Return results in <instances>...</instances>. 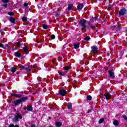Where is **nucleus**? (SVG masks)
I'll return each mask as SVG.
<instances>
[{
	"mask_svg": "<svg viewBox=\"0 0 127 127\" xmlns=\"http://www.w3.org/2000/svg\"><path fill=\"white\" fill-rule=\"evenodd\" d=\"M87 21H86L84 19H82L79 21V25L81 27V30H84L87 28V25H86V23Z\"/></svg>",
	"mask_w": 127,
	"mask_h": 127,
	"instance_id": "1",
	"label": "nucleus"
},
{
	"mask_svg": "<svg viewBox=\"0 0 127 127\" xmlns=\"http://www.w3.org/2000/svg\"><path fill=\"white\" fill-rule=\"evenodd\" d=\"M19 119L22 120V116L19 114H17V115L13 118L12 122H13V123H18V122H19Z\"/></svg>",
	"mask_w": 127,
	"mask_h": 127,
	"instance_id": "2",
	"label": "nucleus"
},
{
	"mask_svg": "<svg viewBox=\"0 0 127 127\" xmlns=\"http://www.w3.org/2000/svg\"><path fill=\"white\" fill-rule=\"evenodd\" d=\"M91 53H93L94 54H97L98 53V51L99 50V48L97 46H92L91 47Z\"/></svg>",
	"mask_w": 127,
	"mask_h": 127,
	"instance_id": "3",
	"label": "nucleus"
},
{
	"mask_svg": "<svg viewBox=\"0 0 127 127\" xmlns=\"http://www.w3.org/2000/svg\"><path fill=\"white\" fill-rule=\"evenodd\" d=\"M67 93V91L64 89H62L59 91L58 95L60 96H62V97H65L66 96V94Z\"/></svg>",
	"mask_w": 127,
	"mask_h": 127,
	"instance_id": "4",
	"label": "nucleus"
},
{
	"mask_svg": "<svg viewBox=\"0 0 127 127\" xmlns=\"http://www.w3.org/2000/svg\"><path fill=\"white\" fill-rule=\"evenodd\" d=\"M127 13V10L126 8H123L119 11V15H126Z\"/></svg>",
	"mask_w": 127,
	"mask_h": 127,
	"instance_id": "5",
	"label": "nucleus"
},
{
	"mask_svg": "<svg viewBox=\"0 0 127 127\" xmlns=\"http://www.w3.org/2000/svg\"><path fill=\"white\" fill-rule=\"evenodd\" d=\"M76 8H77V10H78V11L82 10V9H83V8H84V4H83V3H80L77 6Z\"/></svg>",
	"mask_w": 127,
	"mask_h": 127,
	"instance_id": "6",
	"label": "nucleus"
},
{
	"mask_svg": "<svg viewBox=\"0 0 127 127\" xmlns=\"http://www.w3.org/2000/svg\"><path fill=\"white\" fill-rule=\"evenodd\" d=\"M108 73L109 74L110 78H112V79H115V72H113L112 70H108Z\"/></svg>",
	"mask_w": 127,
	"mask_h": 127,
	"instance_id": "7",
	"label": "nucleus"
},
{
	"mask_svg": "<svg viewBox=\"0 0 127 127\" xmlns=\"http://www.w3.org/2000/svg\"><path fill=\"white\" fill-rule=\"evenodd\" d=\"M13 104L14 107H17V106H18V105H20L21 102H20V100H19V99H17L13 101Z\"/></svg>",
	"mask_w": 127,
	"mask_h": 127,
	"instance_id": "8",
	"label": "nucleus"
},
{
	"mask_svg": "<svg viewBox=\"0 0 127 127\" xmlns=\"http://www.w3.org/2000/svg\"><path fill=\"white\" fill-rule=\"evenodd\" d=\"M20 102L21 103H25L28 100V97L26 96L25 97H22L19 99Z\"/></svg>",
	"mask_w": 127,
	"mask_h": 127,
	"instance_id": "9",
	"label": "nucleus"
},
{
	"mask_svg": "<svg viewBox=\"0 0 127 127\" xmlns=\"http://www.w3.org/2000/svg\"><path fill=\"white\" fill-rule=\"evenodd\" d=\"M11 96L12 97H16V98H21L22 97V94H15L14 92H12L11 94Z\"/></svg>",
	"mask_w": 127,
	"mask_h": 127,
	"instance_id": "10",
	"label": "nucleus"
},
{
	"mask_svg": "<svg viewBox=\"0 0 127 127\" xmlns=\"http://www.w3.org/2000/svg\"><path fill=\"white\" fill-rule=\"evenodd\" d=\"M23 42L22 41L20 42L19 40L18 39L16 40V46L17 47H19V46H22V45H23Z\"/></svg>",
	"mask_w": 127,
	"mask_h": 127,
	"instance_id": "11",
	"label": "nucleus"
},
{
	"mask_svg": "<svg viewBox=\"0 0 127 127\" xmlns=\"http://www.w3.org/2000/svg\"><path fill=\"white\" fill-rule=\"evenodd\" d=\"M15 56L17 58H20L21 57V52L19 51L15 53Z\"/></svg>",
	"mask_w": 127,
	"mask_h": 127,
	"instance_id": "12",
	"label": "nucleus"
},
{
	"mask_svg": "<svg viewBox=\"0 0 127 127\" xmlns=\"http://www.w3.org/2000/svg\"><path fill=\"white\" fill-rule=\"evenodd\" d=\"M112 27H113L116 29V32H118V31H120V30H121V27L118 24L113 26Z\"/></svg>",
	"mask_w": 127,
	"mask_h": 127,
	"instance_id": "13",
	"label": "nucleus"
},
{
	"mask_svg": "<svg viewBox=\"0 0 127 127\" xmlns=\"http://www.w3.org/2000/svg\"><path fill=\"white\" fill-rule=\"evenodd\" d=\"M104 96L105 97L106 100H107V101L111 100V94L110 93H105Z\"/></svg>",
	"mask_w": 127,
	"mask_h": 127,
	"instance_id": "14",
	"label": "nucleus"
},
{
	"mask_svg": "<svg viewBox=\"0 0 127 127\" xmlns=\"http://www.w3.org/2000/svg\"><path fill=\"white\" fill-rule=\"evenodd\" d=\"M9 21L11 22V23H12V24H15V19L13 18V17H10V18L9 19Z\"/></svg>",
	"mask_w": 127,
	"mask_h": 127,
	"instance_id": "15",
	"label": "nucleus"
},
{
	"mask_svg": "<svg viewBox=\"0 0 127 127\" xmlns=\"http://www.w3.org/2000/svg\"><path fill=\"white\" fill-rule=\"evenodd\" d=\"M20 70L21 71H23V70H25V71L27 72V67H26L25 65H22L20 66Z\"/></svg>",
	"mask_w": 127,
	"mask_h": 127,
	"instance_id": "16",
	"label": "nucleus"
},
{
	"mask_svg": "<svg viewBox=\"0 0 127 127\" xmlns=\"http://www.w3.org/2000/svg\"><path fill=\"white\" fill-rule=\"evenodd\" d=\"M17 70V68L14 66H13L10 69V72H12V73H15Z\"/></svg>",
	"mask_w": 127,
	"mask_h": 127,
	"instance_id": "17",
	"label": "nucleus"
},
{
	"mask_svg": "<svg viewBox=\"0 0 127 127\" xmlns=\"http://www.w3.org/2000/svg\"><path fill=\"white\" fill-rule=\"evenodd\" d=\"M27 110L28 112H32L33 111V107L32 106L27 105Z\"/></svg>",
	"mask_w": 127,
	"mask_h": 127,
	"instance_id": "18",
	"label": "nucleus"
},
{
	"mask_svg": "<svg viewBox=\"0 0 127 127\" xmlns=\"http://www.w3.org/2000/svg\"><path fill=\"white\" fill-rule=\"evenodd\" d=\"M55 125L57 127H60L62 126V122H56Z\"/></svg>",
	"mask_w": 127,
	"mask_h": 127,
	"instance_id": "19",
	"label": "nucleus"
},
{
	"mask_svg": "<svg viewBox=\"0 0 127 127\" xmlns=\"http://www.w3.org/2000/svg\"><path fill=\"white\" fill-rule=\"evenodd\" d=\"M32 67L34 68V65H28V67H27L28 70H27V72H30L31 69H32Z\"/></svg>",
	"mask_w": 127,
	"mask_h": 127,
	"instance_id": "20",
	"label": "nucleus"
},
{
	"mask_svg": "<svg viewBox=\"0 0 127 127\" xmlns=\"http://www.w3.org/2000/svg\"><path fill=\"white\" fill-rule=\"evenodd\" d=\"M113 124H114V126H116V127H118V126L120 125V124L119 123V121L118 120H114L113 121Z\"/></svg>",
	"mask_w": 127,
	"mask_h": 127,
	"instance_id": "21",
	"label": "nucleus"
},
{
	"mask_svg": "<svg viewBox=\"0 0 127 127\" xmlns=\"http://www.w3.org/2000/svg\"><path fill=\"white\" fill-rule=\"evenodd\" d=\"M73 46L74 47V49H78V48L80 47V44H73Z\"/></svg>",
	"mask_w": 127,
	"mask_h": 127,
	"instance_id": "22",
	"label": "nucleus"
},
{
	"mask_svg": "<svg viewBox=\"0 0 127 127\" xmlns=\"http://www.w3.org/2000/svg\"><path fill=\"white\" fill-rule=\"evenodd\" d=\"M72 7H73V4H72V3L68 4V6H67L68 10H71V9H72Z\"/></svg>",
	"mask_w": 127,
	"mask_h": 127,
	"instance_id": "23",
	"label": "nucleus"
},
{
	"mask_svg": "<svg viewBox=\"0 0 127 127\" xmlns=\"http://www.w3.org/2000/svg\"><path fill=\"white\" fill-rule=\"evenodd\" d=\"M67 109H68V110H70V109H72V103H68L67 104Z\"/></svg>",
	"mask_w": 127,
	"mask_h": 127,
	"instance_id": "24",
	"label": "nucleus"
},
{
	"mask_svg": "<svg viewBox=\"0 0 127 127\" xmlns=\"http://www.w3.org/2000/svg\"><path fill=\"white\" fill-rule=\"evenodd\" d=\"M23 22H26L27 21V17L24 16L22 18Z\"/></svg>",
	"mask_w": 127,
	"mask_h": 127,
	"instance_id": "25",
	"label": "nucleus"
},
{
	"mask_svg": "<svg viewBox=\"0 0 127 127\" xmlns=\"http://www.w3.org/2000/svg\"><path fill=\"white\" fill-rule=\"evenodd\" d=\"M86 99L87 101H92V96L87 95L86 97Z\"/></svg>",
	"mask_w": 127,
	"mask_h": 127,
	"instance_id": "26",
	"label": "nucleus"
},
{
	"mask_svg": "<svg viewBox=\"0 0 127 127\" xmlns=\"http://www.w3.org/2000/svg\"><path fill=\"white\" fill-rule=\"evenodd\" d=\"M104 122H105V119L101 118L99 120V121H98V123H99V124H103V123H104Z\"/></svg>",
	"mask_w": 127,
	"mask_h": 127,
	"instance_id": "27",
	"label": "nucleus"
},
{
	"mask_svg": "<svg viewBox=\"0 0 127 127\" xmlns=\"http://www.w3.org/2000/svg\"><path fill=\"white\" fill-rule=\"evenodd\" d=\"M7 14H8V15H10V16H13V15H14V13L12 11L8 12L7 13Z\"/></svg>",
	"mask_w": 127,
	"mask_h": 127,
	"instance_id": "28",
	"label": "nucleus"
},
{
	"mask_svg": "<svg viewBox=\"0 0 127 127\" xmlns=\"http://www.w3.org/2000/svg\"><path fill=\"white\" fill-rule=\"evenodd\" d=\"M42 27L44 29H47L48 28V25L45 24H43Z\"/></svg>",
	"mask_w": 127,
	"mask_h": 127,
	"instance_id": "29",
	"label": "nucleus"
},
{
	"mask_svg": "<svg viewBox=\"0 0 127 127\" xmlns=\"http://www.w3.org/2000/svg\"><path fill=\"white\" fill-rule=\"evenodd\" d=\"M8 127H19V126L17 125L14 126L13 124H10Z\"/></svg>",
	"mask_w": 127,
	"mask_h": 127,
	"instance_id": "30",
	"label": "nucleus"
},
{
	"mask_svg": "<svg viewBox=\"0 0 127 127\" xmlns=\"http://www.w3.org/2000/svg\"><path fill=\"white\" fill-rule=\"evenodd\" d=\"M90 39V37H89V36H87L86 37H85L84 38V40H85V41H89V40Z\"/></svg>",
	"mask_w": 127,
	"mask_h": 127,
	"instance_id": "31",
	"label": "nucleus"
},
{
	"mask_svg": "<svg viewBox=\"0 0 127 127\" xmlns=\"http://www.w3.org/2000/svg\"><path fill=\"white\" fill-rule=\"evenodd\" d=\"M2 2L3 3H7L9 2V0H1Z\"/></svg>",
	"mask_w": 127,
	"mask_h": 127,
	"instance_id": "32",
	"label": "nucleus"
},
{
	"mask_svg": "<svg viewBox=\"0 0 127 127\" xmlns=\"http://www.w3.org/2000/svg\"><path fill=\"white\" fill-rule=\"evenodd\" d=\"M64 69L66 70V71H68V70H70V67L69 65H66L64 67Z\"/></svg>",
	"mask_w": 127,
	"mask_h": 127,
	"instance_id": "33",
	"label": "nucleus"
},
{
	"mask_svg": "<svg viewBox=\"0 0 127 127\" xmlns=\"http://www.w3.org/2000/svg\"><path fill=\"white\" fill-rule=\"evenodd\" d=\"M60 76H65V72H61L59 73Z\"/></svg>",
	"mask_w": 127,
	"mask_h": 127,
	"instance_id": "34",
	"label": "nucleus"
},
{
	"mask_svg": "<svg viewBox=\"0 0 127 127\" xmlns=\"http://www.w3.org/2000/svg\"><path fill=\"white\" fill-rule=\"evenodd\" d=\"M23 49L24 51H28V47H27V46H25V47L23 48Z\"/></svg>",
	"mask_w": 127,
	"mask_h": 127,
	"instance_id": "35",
	"label": "nucleus"
},
{
	"mask_svg": "<svg viewBox=\"0 0 127 127\" xmlns=\"http://www.w3.org/2000/svg\"><path fill=\"white\" fill-rule=\"evenodd\" d=\"M123 119H124V120H125V121H127V115H123L122 116Z\"/></svg>",
	"mask_w": 127,
	"mask_h": 127,
	"instance_id": "36",
	"label": "nucleus"
},
{
	"mask_svg": "<svg viewBox=\"0 0 127 127\" xmlns=\"http://www.w3.org/2000/svg\"><path fill=\"white\" fill-rule=\"evenodd\" d=\"M55 16L56 17H59V16H60V14L58 12H56Z\"/></svg>",
	"mask_w": 127,
	"mask_h": 127,
	"instance_id": "37",
	"label": "nucleus"
},
{
	"mask_svg": "<svg viewBox=\"0 0 127 127\" xmlns=\"http://www.w3.org/2000/svg\"><path fill=\"white\" fill-rule=\"evenodd\" d=\"M7 3L3 4L2 5V6H3L4 8H6L7 7Z\"/></svg>",
	"mask_w": 127,
	"mask_h": 127,
	"instance_id": "38",
	"label": "nucleus"
},
{
	"mask_svg": "<svg viewBox=\"0 0 127 127\" xmlns=\"http://www.w3.org/2000/svg\"><path fill=\"white\" fill-rule=\"evenodd\" d=\"M92 18L93 19H95V20H98V19H99L98 16H95L94 17H92Z\"/></svg>",
	"mask_w": 127,
	"mask_h": 127,
	"instance_id": "39",
	"label": "nucleus"
},
{
	"mask_svg": "<svg viewBox=\"0 0 127 127\" xmlns=\"http://www.w3.org/2000/svg\"><path fill=\"white\" fill-rule=\"evenodd\" d=\"M51 38L52 39H55V35L53 34L51 36Z\"/></svg>",
	"mask_w": 127,
	"mask_h": 127,
	"instance_id": "40",
	"label": "nucleus"
},
{
	"mask_svg": "<svg viewBox=\"0 0 127 127\" xmlns=\"http://www.w3.org/2000/svg\"><path fill=\"white\" fill-rule=\"evenodd\" d=\"M4 31V29H0V33H1V34H2Z\"/></svg>",
	"mask_w": 127,
	"mask_h": 127,
	"instance_id": "41",
	"label": "nucleus"
},
{
	"mask_svg": "<svg viewBox=\"0 0 127 127\" xmlns=\"http://www.w3.org/2000/svg\"><path fill=\"white\" fill-rule=\"evenodd\" d=\"M92 110H93V108H92L91 109H90L89 110H88L87 114H90V113H91V112H92Z\"/></svg>",
	"mask_w": 127,
	"mask_h": 127,
	"instance_id": "42",
	"label": "nucleus"
},
{
	"mask_svg": "<svg viewBox=\"0 0 127 127\" xmlns=\"http://www.w3.org/2000/svg\"><path fill=\"white\" fill-rule=\"evenodd\" d=\"M0 47L1 48H4V46H3V44L0 43Z\"/></svg>",
	"mask_w": 127,
	"mask_h": 127,
	"instance_id": "43",
	"label": "nucleus"
},
{
	"mask_svg": "<svg viewBox=\"0 0 127 127\" xmlns=\"http://www.w3.org/2000/svg\"><path fill=\"white\" fill-rule=\"evenodd\" d=\"M23 5H24V6H25V7L28 6V3H27V2H25V3H24Z\"/></svg>",
	"mask_w": 127,
	"mask_h": 127,
	"instance_id": "44",
	"label": "nucleus"
},
{
	"mask_svg": "<svg viewBox=\"0 0 127 127\" xmlns=\"http://www.w3.org/2000/svg\"><path fill=\"white\" fill-rule=\"evenodd\" d=\"M5 47H7V48H8V49H11V48H10V47H9V46H8V44L6 45H5Z\"/></svg>",
	"mask_w": 127,
	"mask_h": 127,
	"instance_id": "45",
	"label": "nucleus"
},
{
	"mask_svg": "<svg viewBox=\"0 0 127 127\" xmlns=\"http://www.w3.org/2000/svg\"><path fill=\"white\" fill-rule=\"evenodd\" d=\"M31 127H36V126L35 125V124H31Z\"/></svg>",
	"mask_w": 127,
	"mask_h": 127,
	"instance_id": "46",
	"label": "nucleus"
},
{
	"mask_svg": "<svg viewBox=\"0 0 127 127\" xmlns=\"http://www.w3.org/2000/svg\"><path fill=\"white\" fill-rule=\"evenodd\" d=\"M15 75L16 76V77H19V73H18V72H17L16 73Z\"/></svg>",
	"mask_w": 127,
	"mask_h": 127,
	"instance_id": "47",
	"label": "nucleus"
},
{
	"mask_svg": "<svg viewBox=\"0 0 127 127\" xmlns=\"http://www.w3.org/2000/svg\"><path fill=\"white\" fill-rule=\"evenodd\" d=\"M113 5H111V4H109L108 5V7H109V8H111V7H112Z\"/></svg>",
	"mask_w": 127,
	"mask_h": 127,
	"instance_id": "48",
	"label": "nucleus"
},
{
	"mask_svg": "<svg viewBox=\"0 0 127 127\" xmlns=\"http://www.w3.org/2000/svg\"><path fill=\"white\" fill-rule=\"evenodd\" d=\"M26 55H28L29 52L28 51H25Z\"/></svg>",
	"mask_w": 127,
	"mask_h": 127,
	"instance_id": "49",
	"label": "nucleus"
},
{
	"mask_svg": "<svg viewBox=\"0 0 127 127\" xmlns=\"http://www.w3.org/2000/svg\"><path fill=\"white\" fill-rule=\"evenodd\" d=\"M91 28H95V27H97V25H94L93 26H91Z\"/></svg>",
	"mask_w": 127,
	"mask_h": 127,
	"instance_id": "50",
	"label": "nucleus"
},
{
	"mask_svg": "<svg viewBox=\"0 0 127 127\" xmlns=\"http://www.w3.org/2000/svg\"><path fill=\"white\" fill-rule=\"evenodd\" d=\"M93 22H94V21L90 22H88L89 25H91V23H93Z\"/></svg>",
	"mask_w": 127,
	"mask_h": 127,
	"instance_id": "51",
	"label": "nucleus"
},
{
	"mask_svg": "<svg viewBox=\"0 0 127 127\" xmlns=\"http://www.w3.org/2000/svg\"><path fill=\"white\" fill-rule=\"evenodd\" d=\"M12 50L14 51L15 50H16V48H12Z\"/></svg>",
	"mask_w": 127,
	"mask_h": 127,
	"instance_id": "52",
	"label": "nucleus"
},
{
	"mask_svg": "<svg viewBox=\"0 0 127 127\" xmlns=\"http://www.w3.org/2000/svg\"><path fill=\"white\" fill-rule=\"evenodd\" d=\"M90 22H92V21H94L93 20V18L90 19Z\"/></svg>",
	"mask_w": 127,
	"mask_h": 127,
	"instance_id": "53",
	"label": "nucleus"
},
{
	"mask_svg": "<svg viewBox=\"0 0 127 127\" xmlns=\"http://www.w3.org/2000/svg\"><path fill=\"white\" fill-rule=\"evenodd\" d=\"M77 23L76 22H74V25H77Z\"/></svg>",
	"mask_w": 127,
	"mask_h": 127,
	"instance_id": "54",
	"label": "nucleus"
},
{
	"mask_svg": "<svg viewBox=\"0 0 127 127\" xmlns=\"http://www.w3.org/2000/svg\"><path fill=\"white\" fill-rule=\"evenodd\" d=\"M49 120H51V117H49Z\"/></svg>",
	"mask_w": 127,
	"mask_h": 127,
	"instance_id": "55",
	"label": "nucleus"
},
{
	"mask_svg": "<svg viewBox=\"0 0 127 127\" xmlns=\"http://www.w3.org/2000/svg\"><path fill=\"white\" fill-rule=\"evenodd\" d=\"M58 115H59V116H61V114L58 113Z\"/></svg>",
	"mask_w": 127,
	"mask_h": 127,
	"instance_id": "56",
	"label": "nucleus"
},
{
	"mask_svg": "<svg viewBox=\"0 0 127 127\" xmlns=\"http://www.w3.org/2000/svg\"><path fill=\"white\" fill-rule=\"evenodd\" d=\"M11 118H12L11 117H9V119H11Z\"/></svg>",
	"mask_w": 127,
	"mask_h": 127,
	"instance_id": "57",
	"label": "nucleus"
},
{
	"mask_svg": "<svg viewBox=\"0 0 127 127\" xmlns=\"http://www.w3.org/2000/svg\"><path fill=\"white\" fill-rule=\"evenodd\" d=\"M108 61H111V59H109V60H108Z\"/></svg>",
	"mask_w": 127,
	"mask_h": 127,
	"instance_id": "58",
	"label": "nucleus"
},
{
	"mask_svg": "<svg viewBox=\"0 0 127 127\" xmlns=\"http://www.w3.org/2000/svg\"><path fill=\"white\" fill-rule=\"evenodd\" d=\"M52 61H53V63H54V60H53Z\"/></svg>",
	"mask_w": 127,
	"mask_h": 127,
	"instance_id": "59",
	"label": "nucleus"
},
{
	"mask_svg": "<svg viewBox=\"0 0 127 127\" xmlns=\"http://www.w3.org/2000/svg\"><path fill=\"white\" fill-rule=\"evenodd\" d=\"M49 127H53V126H50Z\"/></svg>",
	"mask_w": 127,
	"mask_h": 127,
	"instance_id": "60",
	"label": "nucleus"
}]
</instances>
